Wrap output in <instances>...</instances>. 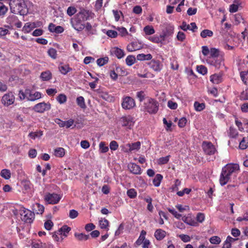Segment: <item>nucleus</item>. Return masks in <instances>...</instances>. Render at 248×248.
<instances>
[{
	"label": "nucleus",
	"mask_w": 248,
	"mask_h": 248,
	"mask_svg": "<svg viewBox=\"0 0 248 248\" xmlns=\"http://www.w3.org/2000/svg\"><path fill=\"white\" fill-rule=\"evenodd\" d=\"M239 166L237 164H228L224 166L220 175L219 183L222 186L237 176Z\"/></svg>",
	"instance_id": "f257e3e1"
},
{
	"label": "nucleus",
	"mask_w": 248,
	"mask_h": 248,
	"mask_svg": "<svg viewBox=\"0 0 248 248\" xmlns=\"http://www.w3.org/2000/svg\"><path fill=\"white\" fill-rule=\"evenodd\" d=\"M15 6L17 7V10L20 15H26L28 13L24 0H15L10 4L11 11L13 13H16Z\"/></svg>",
	"instance_id": "f03ea898"
},
{
	"label": "nucleus",
	"mask_w": 248,
	"mask_h": 248,
	"mask_svg": "<svg viewBox=\"0 0 248 248\" xmlns=\"http://www.w3.org/2000/svg\"><path fill=\"white\" fill-rule=\"evenodd\" d=\"M158 102L154 99L149 98L143 104L144 109L150 114H155L158 110Z\"/></svg>",
	"instance_id": "7ed1b4c3"
},
{
	"label": "nucleus",
	"mask_w": 248,
	"mask_h": 248,
	"mask_svg": "<svg viewBox=\"0 0 248 248\" xmlns=\"http://www.w3.org/2000/svg\"><path fill=\"white\" fill-rule=\"evenodd\" d=\"M21 219L26 223H31L34 218V214L31 211L21 207L19 209Z\"/></svg>",
	"instance_id": "20e7f679"
},
{
	"label": "nucleus",
	"mask_w": 248,
	"mask_h": 248,
	"mask_svg": "<svg viewBox=\"0 0 248 248\" xmlns=\"http://www.w3.org/2000/svg\"><path fill=\"white\" fill-rule=\"evenodd\" d=\"M83 22L84 21L81 19V17L77 16L72 18L70 21L72 27L78 31H80L85 28V24Z\"/></svg>",
	"instance_id": "39448f33"
},
{
	"label": "nucleus",
	"mask_w": 248,
	"mask_h": 248,
	"mask_svg": "<svg viewBox=\"0 0 248 248\" xmlns=\"http://www.w3.org/2000/svg\"><path fill=\"white\" fill-rule=\"evenodd\" d=\"M122 126L126 127L129 129H131L133 127L134 122V119L130 115L123 116L119 120Z\"/></svg>",
	"instance_id": "423d86ee"
},
{
	"label": "nucleus",
	"mask_w": 248,
	"mask_h": 248,
	"mask_svg": "<svg viewBox=\"0 0 248 248\" xmlns=\"http://www.w3.org/2000/svg\"><path fill=\"white\" fill-rule=\"evenodd\" d=\"M61 199V197L56 193H47L44 198L45 201L48 204H57Z\"/></svg>",
	"instance_id": "0eeeda50"
},
{
	"label": "nucleus",
	"mask_w": 248,
	"mask_h": 248,
	"mask_svg": "<svg viewBox=\"0 0 248 248\" xmlns=\"http://www.w3.org/2000/svg\"><path fill=\"white\" fill-rule=\"evenodd\" d=\"M136 106L134 99L130 96H126L123 99L122 107L124 109H131Z\"/></svg>",
	"instance_id": "6e6552de"
},
{
	"label": "nucleus",
	"mask_w": 248,
	"mask_h": 248,
	"mask_svg": "<svg viewBox=\"0 0 248 248\" xmlns=\"http://www.w3.org/2000/svg\"><path fill=\"white\" fill-rule=\"evenodd\" d=\"M202 147L206 155H213L216 151L214 145L210 142L203 141L202 144Z\"/></svg>",
	"instance_id": "1a4fd4ad"
},
{
	"label": "nucleus",
	"mask_w": 248,
	"mask_h": 248,
	"mask_svg": "<svg viewBox=\"0 0 248 248\" xmlns=\"http://www.w3.org/2000/svg\"><path fill=\"white\" fill-rule=\"evenodd\" d=\"M50 108V104L42 102L35 105L33 107V110L37 112L43 113L49 110Z\"/></svg>",
	"instance_id": "9d476101"
},
{
	"label": "nucleus",
	"mask_w": 248,
	"mask_h": 248,
	"mask_svg": "<svg viewBox=\"0 0 248 248\" xmlns=\"http://www.w3.org/2000/svg\"><path fill=\"white\" fill-rule=\"evenodd\" d=\"M76 16L81 17V19L84 21L89 20L90 17L93 18L94 14L89 10L82 9Z\"/></svg>",
	"instance_id": "9b49d317"
},
{
	"label": "nucleus",
	"mask_w": 248,
	"mask_h": 248,
	"mask_svg": "<svg viewBox=\"0 0 248 248\" xmlns=\"http://www.w3.org/2000/svg\"><path fill=\"white\" fill-rule=\"evenodd\" d=\"M15 96L12 92L4 94L1 99L2 103L6 106H9L14 103Z\"/></svg>",
	"instance_id": "f8f14e48"
},
{
	"label": "nucleus",
	"mask_w": 248,
	"mask_h": 248,
	"mask_svg": "<svg viewBox=\"0 0 248 248\" xmlns=\"http://www.w3.org/2000/svg\"><path fill=\"white\" fill-rule=\"evenodd\" d=\"M128 169L131 173L134 174H140L141 173L140 166L134 163H129Z\"/></svg>",
	"instance_id": "ddd939ff"
},
{
	"label": "nucleus",
	"mask_w": 248,
	"mask_h": 248,
	"mask_svg": "<svg viewBox=\"0 0 248 248\" xmlns=\"http://www.w3.org/2000/svg\"><path fill=\"white\" fill-rule=\"evenodd\" d=\"M126 146L128 148L124 151L125 152H131L136 150H137L140 148V141H137L131 144L128 143L126 145Z\"/></svg>",
	"instance_id": "4468645a"
},
{
	"label": "nucleus",
	"mask_w": 248,
	"mask_h": 248,
	"mask_svg": "<svg viewBox=\"0 0 248 248\" xmlns=\"http://www.w3.org/2000/svg\"><path fill=\"white\" fill-rule=\"evenodd\" d=\"M212 63L217 68H220L224 65V60L222 56L214 58L212 61Z\"/></svg>",
	"instance_id": "2eb2a0df"
},
{
	"label": "nucleus",
	"mask_w": 248,
	"mask_h": 248,
	"mask_svg": "<svg viewBox=\"0 0 248 248\" xmlns=\"http://www.w3.org/2000/svg\"><path fill=\"white\" fill-rule=\"evenodd\" d=\"M32 210L34 214H42L44 211V207L38 203H35L32 206Z\"/></svg>",
	"instance_id": "dca6fc26"
},
{
	"label": "nucleus",
	"mask_w": 248,
	"mask_h": 248,
	"mask_svg": "<svg viewBox=\"0 0 248 248\" xmlns=\"http://www.w3.org/2000/svg\"><path fill=\"white\" fill-rule=\"evenodd\" d=\"M111 52L116 56L118 59H121L124 56V52L123 50L115 47L111 49Z\"/></svg>",
	"instance_id": "f3484780"
},
{
	"label": "nucleus",
	"mask_w": 248,
	"mask_h": 248,
	"mask_svg": "<svg viewBox=\"0 0 248 248\" xmlns=\"http://www.w3.org/2000/svg\"><path fill=\"white\" fill-rule=\"evenodd\" d=\"M151 67L155 71H160L162 69V64L159 61L152 60L150 63Z\"/></svg>",
	"instance_id": "a211bd4d"
},
{
	"label": "nucleus",
	"mask_w": 248,
	"mask_h": 248,
	"mask_svg": "<svg viewBox=\"0 0 248 248\" xmlns=\"http://www.w3.org/2000/svg\"><path fill=\"white\" fill-rule=\"evenodd\" d=\"M166 232L161 229H157L155 232V237L158 240L163 239L166 236Z\"/></svg>",
	"instance_id": "6ab92c4d"
},
{
	"label": "nucleus",
	"mask_w": 248,
	"mask_h": 248,
	"mask_svg": "<svg viewBox=\"0 0 248 248\" xmlns=\"http://www.w3.org/2000/svg\"><path fill=\"white\" fill-rule=\"evenodd\" d=\"M71 230V228L68 227L66 225H64L62 226L61 229H60L58 231H57V233L58 234H61V235H63L64 236H67V233Z\"/></svg>",
	"instance_id": "aec40b11"
},
{
	"label": "nucleus",
	"mask_w": 248,
	"mask_h": 248,
	"mask_svg": "<svg viewBox=\"0 0 248 248\" xmlns=\"http://www.w3.org/2000/svg\"><path fill=\"white\" fill-rule=\"evenodd\" d=\"M41 97V93L38 92H35L34 93L30 92L28 97V99L30 101H33L40 98Z\"/></svg>",
	"instance_id": "412c9836"
},
{
	"label": "nucleus",
	"mask_w": 248,
	"mask_h": 248,
	"mask_svg": "<svg viewBox=\"0 0 248 248\" xmlns=\"http://www.w3.org/2000/svg\"><path fill=\"white\" fill-rule=\"evenodd\" d=\"M59 69L60 72L63 75H66L68 72L72 70V68H70L67 64H61L59 66Z\"/></svg>",
	"instance_id": "4be33fe9"
},
{
	"label": "nucleus",
	"mask_w": 248,
	"mask_h": 248,
	"mask_svg": "<svg viewBox=\"0 0 248 248\" xmlns=\"http://www.w3.org/2000/svg\"><path fill=\"white\" fill-rule=\"evenodd\" d=\"M221 76L218 74H214L210 77V81L214 84H218L221 82Z\"/></svg>",
	"instance_id": "5701e85b"
},
{
	"label": "nucleus",
	"mask_w": 248,
	"mask_h": 248,
	"mask_svg": "<svg viewBox=\"0 0 248 248\" xmlns=\"http://www.w3.org/2000/svg\"><path fill=\"white\" fill-rule=\"evenodd\" d=\"M35 27L36 25L34 23H27L23 27V31L25 33H29Z\"/></svg>",
	"instance_id": "b1692460"
},
{
	"label": "nucleus",
	"mask_w": 248,
	"mask_h": 248,
	"mask_svg": "<svg viewBox=\"0 0 248 248\" xmlns=\"http://www.w3.org/2000/svg\"><path fill=\"white\" fill-rule=\"evenodd\" d=\"M152 58V56L151 54H139L137 56V59L139 61H145L150 60Z\"/></svg>",
	"instance_id": "393cba45"
},
{
	"label": "nucleus",
	"mask_w": 248,
	"mask_h": 248,
	"mask_svg": "<svg viewBox=\"0 0 248 248\" xmlns=\"http://www.w3.org/2000/svg\"><path fill=\"white\" fill-rule=\"evenodd\" d=\"M51 73L49 71H46L41 73L40 78L43 81H47L51 78Z\"/></svg>",
	"instance_id": "a878e982"
},
{
	"label": "nucleus",
	"mask_w": 248,
	"mask_h": 248,
	"mask_svg": "<svg viewBox=\"0 0 248 248\" xmlns=\"http://www.w3.org/2000/svg\"><path fill=\"white\" fill-rule=\"evenodd\" d=\"M163 179V176L160 174H157L154 179H153V183L155 186H159L160 183Z\"/></svg>",
	"instance_id": "bb28decb"
},
{
	"label": "nucleus",
	"mask_w": 248,
	"mask_h": 248,
	"mask_svg": "<svg viewBox=\"0 0 248 248\" xmlns=\"http://www.w3.org/2000/svg\"><path fill=\"white\" fill-rule=\"evenodd\" d=\"M182 220L186 224L193 226H197V222L192 219L189 218L188 217L184 216L182 217Z\"/></svg>",
	"instance_id": "cd10ccee"
},
{
	"label": "nucleus",
	"mask_w": 248,
	"mask_h": 248,
	"mask_svg": "<svg viewBox=\"0 0 248 248\" xmlns=\"http://www.w3.org/2000/svg\"><path fill=\"white\" fill-rule=\"evenodd\" d=\"M146 232L144 231V230H142L141 232L139 238L136 242V243L137 245H139V246L142 243H143L144 241L145 240H146L145 236L146 235Z\"/></svg>",
	"instance_id": "c85d7f7f"
},
{
	"label": "nucleus",
	"mask_w": 248,
	"mask_h": 248,
	"mask_svg": "<svg viewBox=\"0 0 248 248\" xmlns=\"http://www.w3.org/2000/svg\"><path fill=\"white\" fill-rule=\"evenodd\" d=\"M74 235H75V237L78 240H79V241L87 240L89 238V235H86V234H83L82 233H78V232H76V233H75Z\"/></svg>",
	"instance_id": "c756f323"
},
{
	"label": "nucleus",
	"mask_w": 248,
	"mask_h": 248,
	"mask_svg": "<svg viewBox=\"0 0 248 248\" xmlns=\"http://www.w3.org/2000/svg\"><path fill=\"white\" fill-rule=\"evenodd\" d=\"M55 155L57 157H62L65 155L64 149L62 147H59L55 149Z\"/></svg>",
	"instance_id": "7c9ffc66"
},
{
	"label": "nucleus",
	"mask_w": 248,
	"mask_h": 248,
	"mask_svg": "<svg viewBox=\"0 0 248 248\" xmlns=\"http://www.w3.org/2000/svg\"><path fill=\"white\" fill-rule=\"evenodd\" d=\"M125 62L127 65L131 66L136 62V58L133 55H128L125 59Z\"/></svg>",
	"instance_id": "2f4dec72"
},
{
	"label": "nucleus",
	"mask_w": 248,
	"mask_h": 248,
	"mask_svg": "<svg viewBox=\"0 0 248 248\" xmlns=\"http://www.w3.org/2000/svg\"><path fill=\"white\" fill-rule=\"evenodd\" d=\"M99 152L101 153H105L108 151V147L105 142L101 141L99 144Z\"/></svg>",
	"instance_id": "473e14b6"
},
{
	"label": "nucleus",
	"mask_w": 248,
	"mask_h": 248,
	"mask_svg": "<svg viewBox=\"0 0 248 248\" xmlns=\"http://www.w3.org/2000/svg\"><path fill=\"white\" fill-rule=\"evenodd\" d=\"M32 247L33 248H46V245L45 243H43L40 241H36L33 242L31 243Z\"/></svg>",
	"instance_id": "72a5a7b5"
},
{
	"label": "nucleus",
	"mask_w": 248,
	"mask_h": 248,
	"mask_svg": "<svg viewBox=\"0 0 248 248\" xmlns=\"http://www.w3.org/2000/svg\"><path fill=\"white\" fill-rule=\"evenodd\" d=\"M0 176L5 179H9L11 177V172L7 169H3L0 172Z\"/></svg>",
	"instance_id": "f704fd0d"
},
{
	"label": "nucleus",
	"mask_w": 248,
	"mask_h": 248,
	"mask_svg": "<svg viewBox=\"0 0 248 248\" xmlns=\"http://www.w3.org/2000/svg\"><path fill=\"white\" fill-rule=\"evenodd\" d=\"M201 36L202 38H206L207 37H211L213 35V32L212 31L205 29L202 31L201 32Z\"/></svg>",
	"instance_id": "c9c22d12"
},
{
	"label": "nucleus",
	"mask_w": 248,
	"mask_h": 248,
	"mask_svg": "<svg viewBox=\"0 0 248 248\" xmlns=\"http://www.w3.org/2000/svg\"><path fill=\"white\" fill-rule=\"evenodd\" d=\"M77 103L81 108H86L84 98L82 96H79L77 98Z\"/></svg>",
	"instance_id": "e433bc0d"
},
{
	"label": "nucleus",
	"mask_w": 248,
	"mask_h": 248,
	"mask_svg": "<svg viewBox=\"0 0 248 248\" xmlns=\"http://www.w3.org/2000/svg\"><path fill=\"white\" fill-rule=\"evenodd\" d=\"M248 137L246 138H243L242 140L240 141L239 144V148L241 149L244 150L246 149L248 147Z\"/></svg>",
	"instance_id": "4c0bfd02"
},
{
	"label": "nucleus",
	"mask_w": 248,
	"mask_h": 248,
	"mask_svg": "<svg viewBox=\"0 0 248 248\" xmlns=\"http://www.w3.org/2000/svg\"><path fill=\"white\" fill-rule=\"evenodd\" d=\"M108 57H105L104 58H101L98 59L96 61L97 64L100 66H103L104 64L107 63L108 62Z\"/></svg>",
	"instance_id": "58836bf2"
},
{
	"label": "nucleus",
	"mask_w": 248,
	"mask_h": 248,
	"mask_svg": "<svg viewBox=\"0 0 248 248\" xmlns=\"http://www.w3.org/2000/svg\"><path fill=\"white\" fill-rule=\"evenodd\" d=\"M143 31L145 32V34L147 35L153 34L155 32L153 27L150 26H145L143 29Z\"/></svg>",
	"instance_id": "ea45409f"
},
{
	"label": "nucleus",
	"mask_w": 248,
	"mask_h": 248,
	"mask_svg": "<svg viewBox=\"0 0 248 248\" xmlns=\"http://www.w3.org/2000/svg\"><path fill=\"white\" fill-rule=\"evenodd\" d=\"M18 20L17 17L15 15H12L7 18V23H9L11 25H14L15 22H16Z\"/></svg>",
	"instance_id": "a19ab883"
},
{
	"label": "nucleus",
	"mask_w": 248,
	"mask_h": 248,
	"mask_svg": "<svg viewBox=\"0 0 248 248\" xmlns=\"http://www.w3.org/2000/svg\"><path fill=\"white\" fill-rule=\"evenodd\" d=\"M194 108L196 110L201 111L205 108L204 103H200L198 102H195L194 104Z\"/></svg>",
	"instance_id": "79ce46f5"
},
{
	"label": "nucleus",
	"mask_w": 248,
	"mask_h": 248,
	"mask_svg": "<svg viewBox=\"0 0 248 248\" xmlns=\"http://www.w3.org/2000/svg\"><path fill=\"white\" fill-rule=\"evenodd\" d=\"M57 50L53 48H49L47 51L48 55L53 59H56L57 56Z\"/></svg>",
	"instance_id": "37998d69"
},
{
	"label": "nucleus",
	"mask_w": 248,
	"mask_h": 248,
	"mask_svg": "<svg viewBox=\"0 0 248 248\" xmlns=\"http://www.w3.org/2000/svg\"><path fill=\"white\" fill-rule=\"evenodd\" d=\"M238 134V133L236 129L232 126L230 127L229 135L230 137L232 138H236Z\"/></svg>",
	"instance_id": "c03bdc74"
},
{
	"label": "nucleus",
	"mask_w": 248,
	"mask_h": 248,
	"mask_svg": "<svg viewBox=\"0 0 248 248\" xmlns=\"http://www.w3.org/2000/svg\"><path fill=\"white\" fill-rule=\"evenodd\" d=\"M43 135V132L39 131L38 132H31L29 136L32 139H35L36 138H40Z\"/></svg>",
	"instance_id": "a18cd8bd"
},
{
	"label": "nucleus",
	"mask_w": 248,
	"mask_h": 248,
	"mask_svg": "<svg viewBox=\"0 0 248 248\" xmlns=\"http://www.w3.org/2000/svg\"><path fill=\"white\" fill-rule=\"evenodd\" d=\"M108 221L105 218L99 221V225L101 229H106L108 228Z\"/></svg>",
	"instance_id": "49530a36"
},
{
	"label": "nucleus",
	"mask_w": 248,
	"mask_h": 248,
	"mask_svg": "<svg viewBox=\"0 0 248 248\" xmlns=\"http://www.w3.org/2000/svg\"><path fill=\"white\" fill-rule=\"evenodd\" d=\"M137 192L136 190L134 188H131L127 190V196L131 199L135 198L137 196Z\"/></svg>",
	"instance_id": "de8ad7c7"
},
{
	"label": "nucleus",
	"mask_w": 248,
	"mask_h": 248,
	"mask_svg": "<svg viewBox=\"0 0 248 248\" xmlns=\"http://www.w3.org/2000/svg\"><path fill=\"white\" fill-rule=\"evenodd\" d=\"M170 155H167L165 157H162L158 159V163L160 165L167 164L169 161Z\"/></svg>",
	"instance_id": "09e8293b"
},
{
	"label": "nucleus",
	"mask_w": 248,
	"mask_h": 248,
	"mask_svg": "<svg viewBox=\"0 0 248 248\" xmlns=\"http://www.w3.org/2000/svg\"><path fill=\"white\" fill-rule=\"evenodd\" d=\"M209 241L211 244H219L221 242V239L217 236H214L210 238Z\"/></svg>",
	"instance_id": "8fccbe9b"
},
{
	"label": "nucleus",
	"mask_w": 248,
	"mask_h": 248,
	"mask_svg": "<svg viewBox=\"0 0 248 248\" xmlns=\"http://www.w3.org/2000/svg\"><path fill=\"white\" fill-rule=\"evenodd\" d=\"M85 28L86 30L89 32V34H94L95 33V31H93L92 26L90 23H86V25H85Z\"/></svg>",
	"instance_id": "3c124183"
},
{
	"label": "nucleus",
	"mask_w": 248,
	"mask_h": 248,
	"mask_svg": "<svg viewBox=\"0 0 248 248\" xmlns=\"http://www.w3.org/2000/svg\"><path fill=\"white\" fill-rule=\"evenodd\" d=\"M197 71L199 73H200L203 75H204L207 72V68L203 65L197 66Z\"/></svg>",
	"instance_id": "603ef678"
},
{
	"label": "nucleus",
	"mask_w": 248,
	"mask_h": 248,
	"mask_svg": "<svg viewBox=\"0 0 248 248\" xmlns=\"http://www.w3.org/2000/svg\"><path fill=\"white\" fill-rule=\"evenodd\" d=\"M210 53L211 56L214 58L218 57L219 56V50L215 48H212L210 50Z\"/></svg>",
	"instance_id": "864d4df0"
},
{
	"label": "nucleus",
	"mask_w": 248,
	"mask_h": 248,
	"mask_svg": "<svg viewBox=\"0 0 248 248\" xmlns=\"http://www.w3.org/2000/svg\"><path fill=\"white\" fill-rule=\"evenodd\" d=\"M240 77L243 82L246 84L247 80L248 79V71L241 72Z\"/></svg>",
	"instance_id": "5fc2aeb1"
},
{
	"label": "nucleus",
	"mask_w": 248,
	"mask_h": 248,
	"mask_svg": "<svg viewBox=\"0 0 248 248\" xmlns=\"http://www.w3.org/2000/svg\"><path fill=\"white\" fill-rule=\"evenodd\" d=\"M168 211L172 214L175 217L180 219L182 217V215L177 213V212L173 208H168Z\"/></svg>",
	"instance_id": "6e6d98bb"
},
{
	"label": "nucleus",
	"mask_w": 248,
	"mask_h": 248,
	"mask_svg": "<svg viewBox=\"0 0 248 248\" xmlns=\"http://www.w3.org/2000/svg\"><path fill=\"white\" fill-rule=\"evenodd\" d=\"M136 97L140 102H142L145 98V94L143 91L138 92L136 93Z\"/></svg>",
	"instance_id": "4d7b16f0"
},
{
	"label": "nucleus",
	"mask_w": 248,
	"mask_h": 248,
	"mask_svg": "<svg viewBox=\"0 0 248 248\" xmlns=\"http://www.w3.org/2000/svg\"><path fill=\"white\" fill-rule=\"evenodd\" d=\"M76 8L72 6L69 7L67 10V14L69 16L74 15L76 13Z\"/></svg>",
	"instance_id": "13d9d810"
},
{
	"label": "nucleus",
	"mask_w": 248,
	"mask_h": 248,
	"mask_svg": "<svg viewBox=\"0 0 248 248\" xmlns=\"http://www.w3.org/2000/svg\"><path fill=\"white\" fill-rule=\"evenodd\" d=\"M118 144L116 141L112 140L110 142L109 147L111 150L115 151L118 148Z\"/></svg>",
	"instance_id": "bf43d9fd"
},
{
	"label": "nucleus",
	"mask_w": 248,
	"mask_h": 248,
	"mask_svg": "<svg viewBox=\"0 0 248 248\" xmlns=\"http://www.w3.org/2000/svg\"><path fill=\"white\" fill-rule=\"evenodd\" d=\"M53 226V223L50 220H48L45 222L44 227L47 230H50Z\"/></svg>",
	"instance_id": "052dcab7"
},
{
	"label": "nucleus",
	"mask_w": 248,
	"mask_h": 248,
	"mask_svg": "<svg viewBox=\"0 0 248 248\" xmlns=\"http://www.w3.org/2000/svg\"><path fill=\"white\" fill-rule=\"evenodd\" d=\"M179 237L184 242H188L190 241V237L188 235L183 234H180Z\"/></svg>",
	"instance_id": "680f3d73"
},
{
	"label": "nucleus",
	"mask_w": 248,
	"mask_h": 248,
	"mask_svg": "<svg viewBox=\"0 0 248 248\" xmlns=\"http://www.w3.org/2000/svg\"><path fill=\"white\" fill-rule=\"evenodd\" d=\"M106 34L110 37L115 38L117 37L118 33L116 31L113 30H108L106 32Z\"/></svg>",
	"instance_id": "e2e57ef3"
},
{
	"label": "nucleus",
	"mask_w": 248,
	"mask_h": 248,
	"mask_svg": "<svg viewBox=\"0 0 248 248\" xmlns=\"http://www.w3.org/2000/svg\"><path fill=\"white\" fill-rule=\"evenodd\" d=\"M57 100L60 104H62L66 102V97L65 95L61 94L57 97Z\"/></svg>",
	"instance_id": "0e129e2a"
},
{
	"label": "nucleus",
	"mask_w": 248,
	"mask_h": 248,
	"mask_svg": "<svg viewBox=\"0 0 248 248\" xmlns=\"http://www.w3.org/2000/svg\"><path fill=\"white\" fill-rule=\"evenodd\" d=\"M177 104L172 101L169 100L168 102V107L171 109H175L177 108Z\"/></svg>",
	"instance_id": "69168bd1"
},
{
	"label": "nucleus",
	"mask_w": 248,
	"mask_h": 248,
	"mask_svg": "<svg viewBox=\"0 0 248 248\" xmlns=\"http://www.w3.org/2000/svg\"><path fill=\"white\" fill-rule=\"evenodd\" d=\"M186 122V119L185 117H183L179 120L178 125L180 127H184L185 126Z\"/></svg>",
	"instance_id": "338daca9"
},
{
	"label": "nucleus",
	"mask_w": 248,
	"mask_h": 248,
	"mask_svg": "<svg viewBox=\"0 0 248 248\" xmlns=\"http://www.w3.org/2000/svg\"><path fill=\"white\" fill-rule=\"evenodd\" d=\"M204 215L202 213H199L197 215L196 220L200 223H202L204 221Z\"/></svg>",
	"instance_id": "774afa93"
}]
</instances>
